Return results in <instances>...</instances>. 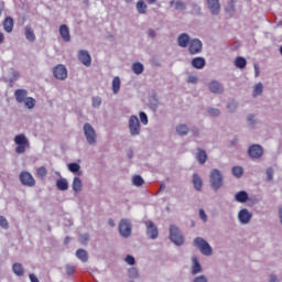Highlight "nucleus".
Wrapping results in <instances>:
<instances>
[{
	"label": "nucleus",
	"instance_id": "obj_1",
	"mask_svg": "<svg viewBox=\"0 0 282 282\" xmlns=\"http://www.w3.org/2000/svg\"><path fill=\"white\" fill-rule=\"evenodd\" d=\"M209 184L213 191H219L224 186V174L221 171L214 169L209 174Z\"/></svg>",
	"mask_w": 282,
	"mask_h": 282
},
{
	"label": "nucleus",
	"instance_id": "obj_2",
	"mask_svg": "<svg viewBox=\"0 0 282 282\" xmlns=\"http://www.w3.org/2000/svg\"><path fill=\"white\" fill-rule=\"evenodd\" d=\"M128 129L132 138H135L140 135V133H142V124H140V119L138 118V116L135 115L130 116L128 120Z\"/></svg>",
	"mask_w": 282,
	"mask_h": 282
},
{
	"label": "nucleus",
	"instance_id": "obj_3",
	"mask_svg": "<svg viewBox=\"0 0 282 282\" xmlns=\"http://www.w3.org/2000/svg\"><path fill=\"white\" fill-rule=\"evenodd\" d=\"M14 144H17L15 153L23 154L30 149V140L25 134H18L14 137Z\"/></svg>",
	"mask_w": 282,
	"mask_h": 282
},
{
	"label": "nucleus",
	"instance_id": "obj_4",
	"mask_svg": "<svg viewBox=\"0 0 282 282\" xmlns=\"http://www.w3.org/2000/svg\"><path fill=\"white\" fill-rule=\"evenodd\" d=\"M84 135L86 138V142L90 144V147H96L98 142V134H96V129L89 123H85L83 127Z\"/></svg>",
	"mask_w": 282,
	"mask_h": 282
},
{
	"label": "nucleus",
	"instance_id": "obj_5",
	"mask_svg": "<svg viewBox=\"0 0 282 282\" xmlns=\"http://www.w3.org/2000/svg\"><path fill=\"white\" fill-rule=\"evenodd\" d=\"M194 246L200 250L202 254L205 257H212L213 256V247L202 237H197L194 239Z\"/></svg>",
	"mask_w": 282,
	"mask_h": 282
},
{
	"label": "nucleus",
	"instance_id": "obj_6",
	"mask_svg": "<svg viewBox=\"0 0 282 282\" xmlns=\"http://www.w3.org/2000/svg\"><path fill=\"white\" fill-rule=\"evenodd\" d=\"M170 239L172 243H175V246H182L184 243V236L182 235V231H180V228L174 225L170 226Z\"/></svg>",
	"mask_w": 282,
	"mask_h": 282
},
{
	"label": "nucleus",
	"instance_id": "obj_7",
	"mask_svg": "<svg viewBox=\"0 0 282 282\" xmlns=\"http://www.w3.org/2000/svg\"><path fill=\"white\" fill-rule=\"evenodd\" d=\"M187 47H188L189 54H192V56H195V54H202L204 44L199 39H192Z\"/></svg>",
	"mask_w": 282,
	"mask_h": 282
},
{
	"label": "nucleus",
	"instance_id": "obj_8",
	"mask_svg": "<svg viewBox=\"0 0 282 282\" xmlns=\"http://www.w3.org/2000/svg\"><path fill=\"white\" fill-rule=\"evenodd\" d=\"M238 221L241 226H248L252 221V212L248 208H242L238 212Z\"/></svg>",
	"mask_w": 282,
	"mask_h": 282
},
{
	"label": "nucleus",
	"instance_id": "obj_9",
	"mask_svg": "<svg viewBox=\"0 0 282 282\" xmlns=\"http://www.w3.org/2000/svg\"><path fill=\"white\" fill-rule=\"evenodd\" d=\"M20 182L23 186H29L30 188H32V186H36V180H34V176H32L28 171L20 173Z\"/></svg>",
	"mask_w": 282,
	"mask_h": 282
},
{
	"label": "nucleus",
	"instance_id": "obj_10",
	"mask_svg": "<svg viewBox=\"0 0 282 282\" xmlns=\"http://www.w3.org/2000/svg\"><path fill=\"white\" fill-rule=\"evenodd\" d=\"M119 232L121 237H131V220L121 219L119 223Z\"/></svg>",
	"mask_w": 282,
	"mask_h": 282
},
{
	"label": "nucleus",
	"instance_id": "obj_11",
	"mask_svg": "<svg viewBox=\"0 0 282 282\" xmlns=\"http://www.w3.org/2000/svg\"><path fill=\"white\" fill-rule=\"evenodd\" d=\"M206 4L213 17H219V12H221V3H219V0H206Z\"/></svg>",
	"mask_w": 282,
	"mask_h": 282
},
{
	"label": "nucleus",
	"instance_id": "obj_12",
	"mask_svg": "<svg viewBox=\"0 0 282 282\" xmlns=\"http://www.w3.org/2000/svg\"><path fill=\"white\" fill-rule=\"evenodd\" d=\"M248 153L251 160H259L263 156V148L259 144H253L249 148Z\"/></svg>",
	"mask_w": 282,
	"mask_h": 282
},
{
	"label": "nucleus",
	"instance_id": "obj_13",
	"mask_svg": "<svg viewBox=\"0 0 282 282\" xmlns=\"http://www.w3.org/2000/svg\"><path fill=\"white\" fill-rule=\"evenodd\" d=\"M53 75L57 80H65L67 78V67H65L63 64H58L53 69Z\"/></svg>",
	"mask_w": 282,
	"mask_h": 282
},
{
	"label": "nucleus",
	"instance_id": "obj_14",
	"mask_svg": "<svg viewBox=\"0 0 282 282\" xmlns=\"http://www.w3.org/2000/svg\"><path fill=\"white\" fill-rule=\"evenodd\" d=\"M78 61L85 65V67H91V55L88 51L82 50L78 52Z\"/></svg>",
	"mask_w": 282,
	"mask_h": 282
},
{
	"label": "nucleus",
	"instance_id": "obj_15",
	"mask_svg": "<svg viewBox=\"0 0 282 282\" xmlns=\"http://www.w3.org/2000/svg\"><path fill=\"white\" fill-rule=\"evenodd\" d=\"M145 226L148 237H150V239H158V235H160V232L158 231V227L155 226V224L149 220L145 223Z\"/></svg>",
	"mask_w": 282,
	"mask_h": 282
},
{
	"label": "nucleus",
	"instance_id": "obj_16",
	"mask_svg": "<svg viewBox=\"0 0 282 282\" xmlns=\"http://www.w3.org/2000/svg\"><path fill=\"white\" fill-rule=\"evenodd\" d=\"M59 36L63 39L64 43H69L72 41V34L69 33V26L62 24L59 26Z\"/></svg>",
	"mask_w": 282,
	"mask_h": 282
},
{
	"label": "nucleus",
	"instance_id": "obj_17",
	"mask_svg": "<svg viewBox=\"0 0 282 282\" xmlns=\"http://www.w3.org/2000/svg\"><path fill=\"white\" fill-rule=\"evenodd\" d=\"M191 41V35H188L187 33H182L177 37V45L178 47L186 48L188 47Z\"/></svg>",
	"mask_w": 282,
	"mask_h": 282
},
{
	"label": "nucleus",
	"instance_id": "obj_18",
	"mask_svg": "<svg viewBox=\"0 0 282 282\" xmlns=\"http://www.w3.org/2000/svg\"><path fill=\"white\" fill-rule=\"evenodd\" d=\"M208 89L212 94H224V85L217 80H213L208 84Z\"/></svg>",
	"mask_w": 282,
	"mask_h": 282
},
{
	"label": "nucleus",
	"instance_id": "obj_19",
	"mask_svg": "<svg viewBox=\"0 0 282 282\" xmlns=\"http://www.w3.org/2000/svg\"><path fill=\"white\" fill-rule=\"evenodd\" d=\"M14 98L19 105H23L28 98V90L26 89H17L14 91Z\"/></svg>",
	"mask_w": 282,
	"mask_h": 282
},
{
	"label": "nucleus",
	"instance_id": "obj_20",
	"mask_svg": "<svg viewBox=\"0 0 282 282\" xmlns=\"http://www.w3.org/2000/svg\"><path fill=\"white\" fill-rule=\"evenodd\" d=\"M192 67H195V69H204V67H206V59L204 57L193 58Z\"/></svg>",
	"mask_w": 282,
	"mask_h": 282
},
{
	"label": "nucleus",
	"instance_id": "obj_21",
	"mask_svg": "<svg viewBox=\"0 0 282 282\" xmlns=\"http://www.w3.org/2000/svg\"><path fill=\"white\" fill-rule=\"evenodd\" d=\"M248 192L240 191L235 194V200L238 202V204H246L248 202Z\"/></svg>",
	"mask_w": 282,
	"mask_h": 282
},
{
	"label": "nucleus",
	"instance_id": "obj_22",
	"mask_svg": "<svg viewBox=\"0 0 282 282\" xmlns=\"http://www.w3.org/2000/svg\"><path fill=\"white\" fill-rule=\"evenodd\" d=\"M192 183L195 191H202V187L204 186V181L202 180L200 175L194 174L192 178Z\"/></svg>",
	"mask_w": 282,
	"mask_h": 282
},
{
	"label": "nucleus",
	"instance_id": "obj_23",
	"mask_svg": "<svg viewBox=\"0 0 282 282\" xmlns=\"http://www.w3.org/2000/svg\"><path fill=\"white\" fill-rule=\"evenodd\" d=\"M3 30L4 32H7L8 34H10L12 32V30H14V20L12 18H6L3 21Z\"/></svg>",
	"mask_w": 282,
	"mask_h": 282
},
{
	"label": "nucleus",
	"instance_id": "obj_24",
	"mask_svg": "<svg viewBox=\"0 0 282 282\" xmlns=\"http://www.w3.org/2000/svg\"><path fill=\"white\" fill-rule=\"evenodd\" d=\"M25 39L30 41V43H34L36 41V35L34 34V30L31 25H26L24 29Z\"/></svg>",
	"mask_w": 282,
	"mask_h": 282
},
{
	"label": "nucleus",
	"instance_id": "obj_25",
	"mask_svg": "<svg viewBox=\"0 0 282 282\" xmlns=\"http://www.w3.org/2000/svg\"><path fill=\"white\" fill-rule=\"evenodd\" d=\"M202 272V264H199V260L197 257H192V274H199Z\"/></svg>",
	"mask_w": 282,
	"mask_h": 282
},
{
	"label": "nucleus",
	"instance_id": "obj_26",
	"mask_svg": "<svg viewBox=\"0 0 282 282\" xmlns=\"http://www.w3.org/2000/svg\"><path fill=\"white\" fill-rule=\"evenodd\" d=\"M72 188L74 193H80L83 191V181L80 180V177L75 176L73 178Z\"/></svg>",
	"mask_w": 282,
	"mask_h": 282
},
{
	"label": "nucleus",
	"instance_id": "obj_27",
	"mask_svg": "<svg viewBox=\"0 0 282 282\" xmlns=\"http://www.w3.org/2000/svg\"><path fill=\"white\" fill-rule=\"evenodd\" d=\"M234 65L235 67H237V69H246V65H248V59H246V57L238 56L234 61Z\"/></svg>",
	"mask_w": 282,
	"mask_h": 282
},
{
	"label": "nucleus",
	"instance_id": "obj_28",
	"mask_svg": "<svg viewBox=\"0 0 282 282\" xmlns=\"http://www.w3.org/2000/svg\"><path fill=\"white\" fill-rule=\"evenodd\" d=\"M56 187L58 191H67L69 188V182H67V178L61 177L56 181Z\"/></svg>",
	"mask_w": 282,
	"mask_h": 282
},
{
	"label": "nucleus",
	"instance_id": "obj_29",
	"mask_svg": "<svg viewBox=\"0 0 282 282\" xmlns=\"http://www.w3.org/2000/svg\"><path fill=\"white\" fill-rule=\"evenodd\" d=\"M12 271L17 276H23L25 274V269H23L22 263H14L12 265Z\"/></svg>",
	"mask_w": 282,
	"mask_h": 282
},
{
	"label": "nucleus",
	"instance_id": "obj_30",
	"mask_svg": "<svg viewBox=\"0 0 282 282\" xmlns=\"http://www.w3.org/2000/svg\"><path fill=\"white\" fill-rule=\"evenodd\" d=\"M196 160L200 164H206V160H208V154H206V152L204 150L198 149L197 153H196Z\"/></svg>",
	"mask_w": 282,
	"mask_h": 282
},
{
	"label": "nucleus",
	"instance_id": "obj_31",
	"mask_svg": "<svg viewBox=\"0 0 282 282\" xmlns=\"http://www.w3.org/2000/svg\"><path fill=\"white\" fill-rule=\"evenodd\" d=\"M170 6L171 8L174 7V10H186V3L182 0H177V1L172 0L170 1Z\"/></svg>",
	"mask_w": 282,
	"mask_h": 282
},
{
	"label": "nucleus",
	"instance_id": "obj_32",
	"mask_svg": "<svg viewBox=\"0 0 282 282\" xmlns=\"http://www.w3.org/2000/svg\"><path fill=\"white\" fill-rule=\"evenodd\" d=\"M132 72L133 74H137V76H140L144 72V65L140 62H135L132 64Z\"/></svg>",
	"mask_w": 282,
	"mask_h": 282
},
{
	"label": "nucleus",
	"instance_id": "obj_33",
	"mask_svg": "<svg viewBox=\"0 0 282 282\" xmlns=\"http://www.w3.org/2000/svg\"><path fill=\"white\" fill-rule=\"evenodd\" d=\"M76 257L79 259V261H83V263H86V261L89 259V256H87V251L84 249H78L76 251Z\"/></svg>",
	"mask_w": 282,
	"mask_h": 282
},
{
	"label": "nucleus",
	"instance_id": "obj_34",
	"mask_svg": "<svg viewBox=\"0 0 282 282\" xmlns=\"http://www.w3.org/2000/svg\"><path fill=\"white\" fill-rule=\"evenodd\" d=\"M147 8L144 0H139L137 2V12H139V14H147Z\"/></svg>",
	"mask_w": 282,
	"mask_h": 282
},
{
	"label": "nucleus",
	"instance_id": "obj_35",
	"mask_svg": "<svg viewBox=\"0 0 282 282\" xmlns=\"http://www.w3.org/2000/svg\"><path fill=\"white\" fill-rule=\"evenodd\" d=\"M22 105H24V107L26 109H34V107H36V100L32 97H28Z\"/></svg>",
	"mask_w": 282,
	"mask_h": 282
},
{
	"label": "nucleus",
	"instance_id": "obj_36",
	"mask_svg": "<svg viewBox=\"0 0 282 282\" xmlns=\"http://www.w3.org/2000/svg\"><path fill=\"white\" fill-rule=\"evenodd\" d=\"M176 133H178V135H187L188 134V126H186L184 123L176 126Z\"/></svg>",
	"mask_w": 282,
	"mask_h": 282
},
{
	"label": "nucleus",
	"instance_id": "obj_37",
	"mask_svg": "<svg viewBox=\"0 0 282 282\" xmlns=\"http://www.w3.org/2000/svg\"><path fill=\"white\" fill-rule=\"evenodd\" d=\"M120 85H121V82H120V77H113L112 79V93L113 94H118L120 91Z\"/></svg>",
	"mask_w": 282,
	"mask_h": 282
},
{
	"label": "nucleus",
	"instance_id": "obj_38",
	"mask_svg": "<svg viewBox=\"0 0 282 282\" xmlns=\"http://www.w3.org/2000/svg\"><path fill=\"white\" fill-rule=\"evenodd\" d=\"M263 94V84L258 83L253 87V97L257 98V96H261Z\"/></svg>",
	"mask_w": 282,
	"mask_h": 282
},
{
	"label": "nucleus",
	"instance_id": "obj_39",
	"mask_svg": "<svg viewBox=\"0 0 282 282\" xmlns=\"http://www.w3.org/2000/svg\"><path fill=\"white\" fill-rule=\"evenodd\" d=\"M247 124H248L249 129H254V127L257 124V119L254 118V115H248Z\"/></svg>",
	"mask_w": 282,
	"mask_h": 282
},
{
	"label": "nucleus",
	"instance_id": "obj_40",
	"mask_svg": "<svg viewBox=\"0 0 282 282\" xmlns=\"http://www.w3.org/2000/svg\"><path fill=\"white\" fill-rule=\"evenodd\" d=\"M36 175L40 177V180H44V177L47 176V169L45 166H41L36 170Z\"/></svg>",
	"mask_w": 282,
	"mask_h": 282
},
{
	"label": "nucleus",
	"instance_id": "obj_41",
	"mask_svg": "<svg viewBox=\"0 0 282 282\" xmlns=\"http://www.w3.org/2000/svg\"><path fill=\"white\" fill-rule=\"evenodd\" d=\"M132 184L133 186H142L144 184V178L140 175H135L132 177Z\"/></svg>",
	"mask_w": 282,
	"mask_h": 282
},
{
	"label": "nucleus",
	"instance_id": "obj_42",
	"mask_svg": "<svg viewBox=\"0 0 282 282\" xmlns=\"http://www.w3.org/2000/svg\"><path fill=\"white\" fill-rule=\"evenodd\" d=\"M232 175L235 177H241V175H243V167H241V166H234L232 167Z\"/></svg>",
	"mask_w": 282,
	"mask_h": 282
},
{
	"label": "nucleus",
	"instance_id": "obj_43",
	"mask_svg": "<svg viewBox=\"0 0 282 282\" xmlns=\"http://www.w3.org/2000/svg\"><path fill=\"white\" fill-rule=\"evenodd\" d=\"M128 276H129V279H138V276H140V274L138 273V269L137 268H130L128 270Z\"/></svg>",
	"mask_w": 282,
	"mask_h": 282
},
{
	"label": "nucleus",
	"instance_id": "obj_44",
	"mask_svg": "<svg viewBox=\"0 0 282 282\" xmlns=\"http://www.w3.org/2000/svg\"><path fill=\"white\" fill-rule=\"evenodd\" d=\"M67 166H68V171H70V173H78V171H80V164H78V163H70Z\"/></svg>",
	"mask_w": 282,
	"mask_h": 282
},
{
	"label": "nucleus",
	"instance_id": "obj_45",
	"mask_svg": "<svg viewBox=\"0 0 282 282\" xmlns=\"http://www.w3.org/2000/svg\"><path fill=\"white\" fill-rule=\"evenodd\" d=\"M141 123H143L145 127L149 124V117L147 116V112H140L139 113Z\"/></svg>",
	"mask_w": 282,
	"mask_h": 282
},
{
	"label": "nucleus",
	"instance_id": "obj_46",
	"mask_svg": "<svg viewBox=\"0 0 282 282\" xmlns=\"http://www.w3.org/2000/svg\"><path fill=\"white\" fill-rule=\"evenodd\" d=\"M208 113L213 118H217V116H219L221 113V111H219V109H217V108H209Z\"/></svg>",
	"mask_w": 282,
	"mask_h": 282
},
{
	"label": "nucleus",
	"instance_id": "obj_47",
	"mask_svg": "<svg viewBox=\"0 0 282 282\" xmlns=\"http://www.w3.org/2000/svg\"><path fill=\"white\" fill-rule=\"evenodd\" d=\"M100 105H102V99L100 97H94L93 98V107L98 109V107H100Z\"/></svg>",
	"mask_w": 282,
	"mask_h": 282
},
{
	"label": "nucleus",
	"instance_id": "obj_48",
	"mask_svg": "<svg viewBox=\"0 0 282 282\" xmlns=\"http://www.w3.org/2000/svg\"><path fill=\"white\" fill-rule=\"evenodd\" d=\"M267 180L269 182H272V180H274V170L272 167H269L267 170Z\"/></svg>",
	"mask_w": 282,
	"mask_h": 282
},
{
	"label": "nucleus",
	"instance_id": "obj_49",
	"mask_svg": "<svg viewBox=\"0 0 282 282\" xmlns=\"http://www.w3.org/2000/svg\"><path fill=\"white\" fill-rule=\"evenodd\" d=\"M124 261L128 265H135V258L133 256H127Z\"/></svg>",
	"mask_w": 282,
	"mask_h": 282
},
{
	"label": "nucleus",
	"instance_id": "obj_50",
	"mask_svg": "<svg viewBox=\"0 0 282 282\" xmlns=\"http://www.w3.org/2000/svg\"><path fill=\"white\" fill-rule=\"evenodd\" d=\"M197 80H199V79L197 78V75H191V76H188V78H187V83H191L192 85H197Z\"/></svg>",
	"mask_w": 282,
	"mask_h": 282
},
{
	"label": "nucleus",
	"instance_id": "obj_51",
	"mask_svg": "<svg viewBox=\"0 0 282 282\" xmlns=\"http://www.w3.org/2000/svg\"><path fill=\"white\" fill-rule=\"evenodd\" d=\"M0 226L1 228L8 229V219L3 216H0Z\"/></svg>",
	"mask_w": 282,
	"mask_h": 282
},
{
	"label": "nucleus",
	"instance_id": "obj_52",
	"mask_svg": "<svg viewBox=\"0 0 282 282\" xmlns=\"http://www.w3.org/2000/svg\"><path fill=\"white\" fill-rule=\"evenodd\" d=\"M20 74H19V72H17V70H13L12 73H11V79H10V82L11 83H15V80L18 79V78H20Z\"/></svg>",
	"mask_w": 282,
	"mask_h": 282
},
{
	"label": "nucleus",
	"instance_id": "obj_53",
	"mask_svg": "<svg viewBox=\"0 0 282 282\" xmlns=\"http://www.w3.org/2000/svg\"><path fill=\"white\" fill-rule=\"evenodd\" d=\"M199 218L206 223L208 221V216L206 215V212L204 209H199Z\"/></svg>",
	"mask_w": 282,
	"mask_h": 282
},
{
	"label": "nucleus",
	"instance_id": "obj_54",
	"mask_svg": "<svg viewBox=\"0 0 282 282\" xmlns=\"http://www.w3.org/2000/svg\"><path fill=\"white\" fill-rule=\"evenodd\" d=\"M269 282H281V280L279 279V276L275 273H271L269 275Z\"/></svg>",
	"mask_w": 282,
	"mask_h": 282
},
{
	"label": "nucleus",
	"instance_id": "obj_55",
	"mask_svg": "<svg viewBox=\"0 0 282 282\" xmlns=\"http://www.w3.org/2000/svg\"><path fill=\"white\" fill-rule=\"evenodd\" d=\"M194 282H208V279H206L204 275H199L194 279Z\"/></svg>",
	"mask_w": 282,
	"mask_h": 282
},
{
	"label": "nucleus",
	"instance_id": "obj_56",
	"mask_svg": "<svg viewBox=\"0 0 282 282\" xmlns=\"http://www.w3.org/2000/svg\"><path fill=\"white\" fill-rule=\"evenodd\" d=\"M79 239L82 243H87V241H89V235L84 234Z\"/></svg>",
	"mask_w": 282,
	"mask_h": 282
},
{
	"label": "nucleus",
	"instance_id": "obj_57",
	"mask_svg": "<svg viewBox=\"0 0 282 282\" xmlns=\"http://www.w3.org/2000/svg\"><path fill=\"white\" fill-rule=\"evenodd\" d=\"M29 278H30V281H31V282H41V281H39V278H37L36 274H34V273H30V274H29Z\"/></svg>",
	"mask_w": 282,
	"mask_h": 282
},
{
	"label": "nucleus",
	"instance_id": "obj_58",
	"mask_svg": "<svg viewBox=\"0 0 282 282\" xmlns=\"http://www.w3.org/2000/svg\"><path fill=\"white\" fill-rule=\"evenodd\" d=\"M253 68H254V76H256V78H259V74H260L259 64H254Z\"/></svg>",
	"mask_w": 282,
	"mask_h": 282
},
{
	"label": "nucleus",
	"instance_id": "obj_59",
	"mask_svg": "<svg viewBox=\"0 0 282 282\" xmlns=\"http://www.w3.org/2000/svg\"><path fill=\"white\" fill-rule=\"evenodd\" d=\"M148 34H149V36H151V39H155V36H156V33H155V31L153 29H150L148 31Z\"/></svg>",
	"mask_w": 282,
	"mask_h": 282
},
{
	"label": "nucleus",
	"instance_id": "obj_60",
	"mask_svg": "<svg viewBox=\"0 0 282 282\" xmlns=\"http://www.w3.org/2000/svg\"><path fill=\"white\" fill-rule=\"evenodd\" d=\"M66 272H67V274H74V267L67 265L66 267Z\"/></svg>",
	"mask_w": 282,
	"mask_h": 282
},
{
	"label": "nucleus",
	"instance_id": "obj_61",
	"mask_svg": "<svg viewBox=\"0 0 282 282\" xmlns=\"http://www.w3.org/2000/svg\"><path fill=\"white\" fill-rule=\"evenodd\" d=\"M3 41H6V35L0 32V44L3 43Z\"/></svg>",
	"mask_w": 282,
	"mask_h": 282
},
{
	"label": "nucleus",
	"instance_id": "obj_62",
	"mask_svg": "<svg viewBox=\"0 0 282 282\" xmlns=\"http://www.w3.org/2000/svg\"><path fill=\"white\" fill-rule=\"evenodd\" d=\"M147 3H149L150 6H153L154 3H156L158 0H145Z\"/></svg>",
	"mask_w": 282,
	"mask_h": 282
},
{
	"label": "nucleus",
	"instance_id": "obj_63",
	"mask_svg": "<svg viewBox=\"0 0 282 282\" xmlns=\"http://www.w3.org/2000/svg\"><path fill=\"white\" fill-rule=\"evenodd\" d=\"M192 132H193V135H199V130L197 129H193Z\"/></svg>",
	"mask_w": 282,
	"mask_h": 282
},
{
	"label": "nucleus",
	"instance_id": "obj_64",
	"mask_svg": "<svg viewBox=\"0 0 282 282\" xmlns=\"http://www.w3.org/2000/svg\"><path fill=\"white\" fill-rule=\"evenodd\" d=\"M109 226H112V227H113V226H116V223H115L112 219H110V220H109Z\"/></svg>",
	"mask_w": 282,
	"mask_h": 282
}]
</instances>
